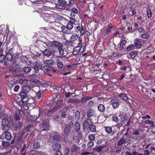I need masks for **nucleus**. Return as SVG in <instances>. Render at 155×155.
I'll use <instances>...</instances> for the list:
<instances>
[{
	"instance_id": "f257e3e1",
	"label": "nucleus",
	"mask_w": 155,
	"mask_h": 155,
	"mask_svg": "<svg viewBox=\"0 0 155 155\" xmlns=\"http://www.w3.org/2000/svg\"><path fill=\"white\" fill-rule=\"evenodd\" d=\"M48 43H49L51 48L54 51L55 53L59 51L60 55L64 54V47L62 43L55 40L50 41V42H48Z\"/></svg>"
},
{
	"instance_id": "f03ea898",
	"label": "nucleus",
	"mask_w": 155,
	"mask_h": 155,
	"mask_svg": "<svg viewBox=\"0 0 155 155\" xmlns=\"http://www.w3.org/2000/svg\"><path fill=\"white\" fill-rule=\"evenodd\" d=\"M12 117L10 116L4 115V118L2 120L1 128L2 130H8L9 129V124L11 122Z\"/></svg>"
},
{
	"instance_id": "7ed1b4c3",
	"label": "nucleus",
	"mask_w": 155,
	"mask_h": 155,
	"mask_svg": "<svg viewBox=\"0 0 155 155\" xmlns=\"http://www.w3.org/2000/svg\"><path fill=\"white\" fill-rule=\"evenodd\" d=\"M22 89L21 92H20L19 94V96H22L23 97L22 99L26 100H29V97L26 95L31 90V88L30 86L26 84H23L22 86Z\"/></svg>"
},
{
	"instance_id": "20e7f679",
	"label": "nucleus",
	"mask_w": 155,
	"mask_h": 155,
	"mask_svg": "<svg viewBox=\"0 0 155 155\" xmlns=\"http://www.w3.org/2000/svg\"><path fill=\"white\" fill-rule=\"evenodd\" d=\"M68 62V58L66 56H62L56 59V62L58 68H62L64 65V64Z\"/></svg>"
},
{
	"instance_id": "39448f33",
	"label": "nucleus",
	"mask_w": 155,
	"mask_h": 155,
	"mask_svg": "<svg viewBox=\"0 0 155 155\" xmlns=\"http://www.w3.org/2000/svg\"><path fill=\"white\" fill-rule=\"evenodd\" d=\"M46 43H45L46 45L48 47V48L46 49L43 51L41 50V51L45 56L48 57H49L51 55H54L55 53L52 49L51 48V47L49 45V43H48V42L47 43L46 42Z\"/></svg>"
},
{
	"instance_id": "423d86ee",
	"label": "nucleus",
	"mask_w": 155,
	"mask_h": 155,
	"mask_svg": "<svg viewBox=\"0 0 155 155\" xmlns=\"http://www.w3.org/2000/svg\"><path fill=\"white\" fill-rule=\"evenodd\" d=\"M4 132L0 135V139L3 140L5 139L8 140H10L12 138V136L10 132L7 130H3Z\"/></svg>"
},
{
	"instance_id": "0eeeda50",
	"label": "nucleus",
	"mask_w": 155,
	"mask_h": 155,
	"mask_svg": "<svg viewBox=\"0 0 155 155\" xmlns=\"http://www.w3.org/2000/svg\"><path fill=\"white\" fill-rule=\"evenodd\" d=\"M74 125V123L72 121H71L69 123L67 124L64 128V132L67 136L70 134L71 127Z\"/></svg>"
},
{
	"instance_id": "6e6552de",
	"label": "nucleus",
	"mask_w": 155,
	"mask_h": 155,
	"mask_svg": "<svg viewBox=\"0 0 155 155\" xmlns=\"http://www.w3.org/2000/svg\"><path fill=\"white\" fill-rule=\"evenodd\" d=\"M119 117L121 119L120 121L121 124H124L125 122L127 121L129 117L126 113L123 111H120L119 115Z\"/></svg>"
},
{
	"instance_id": "1a4fd4ad",
	"label": "nucleus",
	"mask_w": 155,
	"mask_h": 155,
	"mask_svg": "<svg viewBox=\"0 0 155 155\" xmlns=\"http://www.w3.org/2000/svg\"><path fill=\"white\" fill-rule=\"evenodd\" d=\"M70 21H68V23L66 26L69 30H71L73 28V25H76L75 23L76 20L74 18H70Z\"/></svg>"
},
{
	"instance_id": "9d476101",
	"label": "nucleus",
	"mask_w": 155,
	"mask_h": 155,
	"mask_svg": "<svg viewBox=\"0 0 155 155\" xmlns=\"http://www.w3.org/2000/svg\"><path fill=\"white\" fill-rule=\"evenodd\" d=\"M110 103L112 105L113 108L115 109L119 107L121 102L117 99H113L110 101Z\"/></svg>"
},
{
	"instance_id": "9b49d317",
	"label": "nucleus",
	"mask_w": 155,
	"mask_h": 155,
	"mask_svg": "<svg viewBox=\"0 0 155 155\" xmlns=\"http://www.w3.org/2000/svg\"><path fill=\"white\" fill-rule=\"evenodd\" d=\"M12 126L14 130H19L22 126L21 122L20 121H16L12 123Z\"/></svg>"
},
{
	"instance_id": "f8f14e48",
	"label": "nucleus",
	"mask_w": 155,
	"mask_h": 155,
	"mask_svg": "<svg viewBox=\"0 0 155 155\" xmlns=\"http://www.w3.org/2000/svg\"><path fill=\"white\" fill-rule=\"evenodd\" d=\"M42 126L44 130H47L49 129V120L48 119L45 118L43 120Z\"/></svg>"
},
{
	"instance_id": "ddd939ff",
	"label": "nucleus",
	"mask_w": 155,
	"mask_h": 155,
	"mask_svg": "<svg viewBox=\"0 0 155 155\" xmlns=\"http://www.w3.org/2000/svg\"><path fill=\"white\" fill-rule=\"evenodd\" d=\"M72 42V45H75V48H79L82 44V38L79 37L78 40H74Z\"/></svg>"
},
{
	"instance_id": "4468645a",
	"label": "nucleus",
	"mask_w": 155,
	"mask_h": 155,
	"mask_svg": "<svg viewBox=\"0 0 155 155\" xmlns=\"http://www.w3.org/2000/svg\"><path fill=\"white\" fill-rule=\"evenodd\" d=\"M40 16L46 22L49 23L50 22V19L51 16L49 14L42 13L41 14Z\"/></svg>"
},
{
	"instance_id": "2eb2a0df",
	"label": "nucleus",
	"mask_w": 155,
	"mask_h": 155,
	"mask_svg": "<svg viewBox=\"0 0 155 155\" xmlns=\"http://www.w3.org/2000/svg\"><path fill=\"white\" fill-rule=\"evenodd\" d=\"M75 26L74 27V30L77 33L80 32V34H81V32L84 30V28L81 25L80 23L75 25Z\"/></svg>"
},
{
	"instance_id": "dca6fc26",
	"label": "nucleus",
	"mask_w": 155,
	"mask_h": 155,
	"mask_svg": "<svg viewBox=\"0 0 155 155\" xmlns=\"http://www.w3.org/2000/svg\"><path fill=\"white\" fill-rule=\"evenodd\" d=\"M95 112L94 110L91 108L89 109L87 111V118L91 119L90 117L94 115Z\"/></svg>"
},
{
	"instance_id": "f3484780",
	"label": "nucleus",
	"mask_w": 155,
	"mask_h": 155,
	"mask_svg": "<svg viewBox=\"0 0 155 155\" xmlns=\"http://www.w3.org/2000/svg\"><path fill=\"white\" fill-rule=\"evenodd\" d=\"M134 44L135 47L137 48H140L142 45L141 43V41L139 39H136L134 41Z\"/></svg>"
},
{
	"instance_id": "a211bd4d",
	"label": "nucleus",
	"mask_w": 155,
	"mask_h": 155,
	"mask_svg": "<svg viewBox=\"0 0 155 155\" xmlns=\"http://www.w3.org/2000/svg\"><path fill=\"white\" fill-rule=\"evenodd\" d=\"M78 9L75 8H72L71 9V12L70 13L71 16V18H74L76 14H78Z\"/></svg>"
},
{
	"instance_id": "6ab92c4d",
	"label": "nucleus",
	"mask_w": 155,
	"mask_h": 155,
	"mask_svg": "<svg viewBox=\"0 0 155 155\" xmlns=\"http://www.w3.org/2000/svg\"><path fill=\"white\" fill-rule=\"evenodd\" d=\"M33 64L34 65L33 67L35 71L37 73L40 68V63H39L38 61H36L34 62Z\"/></svg>"
},
{
	"instance_id": "aec40b11",
	"label": "nucleus",
	"mask_w": 155,
	"mask_h": 155,
	"mask_svg": "<svg viewBox=\"0 0 155 155\" xmlns=\"http://www.w3.org/2000/svg\"><path fill=\"white\" fill-rule=\"evenodd\" d=\"M80 147H78L75 144H73L71 148V151L72 152L76 153L79 151L80 150Z\"/></svg>"
},
{
	"instance_id": "412c9836",
	"label": "nucleus",
	"mask_w": 155,
	"mask_h": 155,
	"mask_svg": "<svg viewBox=\"0 0 155 155\" xmlns=\"http://www.w3.org/2000/svg\"><path fill=\"white\" fill-rule=\"evenodd\" d=\"M105 131L108 134L111 133V135H113L115 134V132H112V129L111 127L104 126V127Z\"/></svg>"
},
{
	"instance_id": "4be33fe9",
	"label": "nucleus",
	"mask_w": 155,
	"mask_h": 155,
	"mask_svg": "<svg viewBox=\"0 0 155 155\" xmlns=\"http://www.w3.org/2000/svg\"><path fill=\"white\" fill-rule=\"evenodd\" d=\"M43 68L45 70L48 71H53L54 72H55L57 71V69L54 68H53L50 67L49 65H48L47 64H45V65L44 66Z\"/></svg>"
},
{
	"instance_id": "5701e85b",
	"label": "nucleus",
	"mask_w": 155,
	"mask_h": 155,
	"mask_svg": "<svg viewBox=\"0 0 155 155\" xmlns=\"http://www.w3.org/2000/svg\"><path fill=\"white\" fill-rule=\"evenodd\" d=\"M10 143L9 142L2 141V149H7L9 146Z\"/></svg>"
},
{
	"instance_id": "b1692460",
	"label": "nucleus",
	"mask_w": 155,
	"mask_h": 155,
	"mask_svg": "<svg viewBox=\"0 0 155 155\" xmlns=\"http://www.w3.org/2000/svg\"><path fill=\"white\" fill-rule=\"evenodd\" d=\"M127 139L121 137L120 139L117 142V146H120L124 144L127 143L126 140Z\"/></svg>"
},
{
	"instance_id": "393cba45",
	"label": "nucleus",
	"mask_w": 155,
	"mask_h": 155,
	"mask_svg": "<svg viewBox=\"0 0 155 155\" xmlns=\"http://www.w3.org/2000/svg\"><path fill=\"white\" fill-rule=\"evenodd\" d=\"M91 119L87 118L86 120L84 121L83 123V127L84 129H86L87 127H88L89 124V121H91Z\"/></svg>"
},
{
	"instance_id": "a878e982",
	"label": "nucleus",
	"mask_w": 155,
	"mask_h": 155,
	"mask_svg": "<svg viewBox=\"0 0 155 155\" xmlns=\"http://www.w3.org/2000/svg\"><path fill=\"white\" fill-rule=\"evenodd\" d=\"M45 63L51 68H53L52 66L55 64V62L52 60H47L45 61Z\"/></svg>"
},
{
	"instance_id": "bb28decb",
	"label": "nucleus",
	"mask_w": 155,
	"mask_h": 155,
	"mask_svg": "<svg viewBox=\"0 0 155 155\" xmlns=\"http://www.w3.org/2000/svg\"><path fill=\"white\" fill-rule=\"evenodd\" d=\"M68 102L71 103L76 104L79 103L80 102V100L78 99L71 98L68 100Z\"/></svg>"
},
{
	"instance_id": "cd10ccee",
	"label": "nucleus",
	"mask_w": 155,
	"mask_h": 155,
	"mask_svg": "<svg viewBox=\"0 0 155 155\" xmlns=\"http://www.w3.org/2000/svg\"><path fill=\"white\" fill-rule=\"evenodd\" d=\"M80 48L79 49L78 51H77V52H76L75 51H74L73 52V54H74V53L75 52H76L75 54H78V53H81L83 52H84L86 50V47L84 45H82L81 46H80Z\"/></svg>"
},
{
	"instance_id": "c85d7f7f",
	"label": "nucleus",
	"mask_w": 155,
	"mask_h": 155,
	"mask_svg": "<svg viewBox=\"0 0 155 155\" xmlns=\"http://www.w3.org/2000/svg\"><path fill=\"white\" fill-rule=\"evenodd\" d=\"M3 50L1 49L0 50V62L3 63L5 59V55L3 54Z\"/></svg>"
},
{
	"instance_id": "c756f323",
	"label": "nucleus",
	"mask_w": 155,
	"mask_h": 155,
	"mask_svg": "<svg viewBox=\"0 0 155 155\" xmlns=\"http://www.w3.org/2000/svg\"><path fill=\"white\" fill-rule=\"evenodd\" d=\"M98 110L101 112H103L104 111L105 107L104 105L102 104H100L97 107Z\"/></svg>"
},
{
	"instance_id": "7c9ffc66",
	"label": "nucleus",
	"mask_w": 155,
	"mask_h": 155,
	"mask_svg": "<svg viewBox=\"0 0 155 155\" xmlns=\"http://www.w3.org/2000/svg\"><path fill=\"white\" fill-rule=\"evenodd\" d=\"M93 98V97H87L85 96L82 97L80 101L81 102L84 103L87 101Z\"/></svg>"
},
{
	"instance_id": "2f4dec72",
	"label": "nucleus",
	"mask_w": 155,
	"mask_h": 155,
	"mask_svg": "<svg viewBox=\"0 0 155 155\" xmlns=\"http://www.w3.org/2000/svg\"><path fill=\"white\" fill-rule=\"evenodd\" d=\"M64 5L65 4H56V7L57 8L62 9H68V8H67V6L66 7Z\"/></svg>"
},
{
	"instance_id": "473e14b6",
	"label": "nucleus",
	"mask_w": 155,
	"mask_h": 155,
	"mask_svg": "<svg viewBox=\"0 0 155 155\" xmlns=\"http://www.w3.org/2000/svg\"><path fill=\"white\" fill-rule=\"evenodd\" d=\"M104 147V146H102V145H100L99 146L95 147L93 149V150L94 151L97 152H100L102 149Z\"/></svg>"
},
{
	"instance_id": "72a5a7b5",
	"label": "nucleus",
	"mask_w": 155,
	"mask_h": 155,
	"mask_svg": "<svg viewBox=\"0 0 155 155\" xmlns=\"http://www.w3.org/2000/svg\"><path fill=\"white\" fill-rule=\"evenodd\" d=\"M88 127L91 132H96V127L94 125L91 124L89 125Z\"/></svg>"
},
{
	"instance_id": "f704fd0d",
	"label": "nucleus",
	"mask_w": 155,
	"mask_h": 155,
	"mask_svg": "<svg viewBox=\"0 0 155 155\" xmlns=\"http://www.w3.org/2000/svg\"><path fill=\"white\" fill-rule=\"evenodd\" d=\"M68 29L66 26L62 25L61 27V31L64 33H68Z\"/></svg>"
},
{
	"instance_id": "c9c22d12",
	"label": "nucleus",
	"mask_w": 155,
	"mask_h": 155,
	"mask_svg": "<svg viewBox=\"0 0 155 155\" xmlns=\"http://www.w3.org/2000/svg\"><path fill=\"white\" fill-rule=\"evenodd\" d=\"M31 68L29 67H24L23 69V72L27 74L30 72L31 71Z\"/></svg>"
},
{
	"instance_id": "e433bc0d",
	"label": "nucleus",
	"mask_w": 155,
	"mask_h": 155,
	"mask_svg": "<svg viewBox=\"0 0 155 155\" xmlns=\"http://www.w3.org/2000/svg\"><path fill=\"white\" fill-rule=\"evenodd\" d=\"M5 58L8 61H11L13 58V55L10 53H7L5 56Z\"/></svg>"
},
{
	"instance_id": "4c0bfd02",
	"label": "nucleus",
	"mask_w": 155,
	"mask_h": 155,
	"mask_svg": "<svg viewBox=\"0 0 155 155\" xmlns=\"http://www.w3.org/2000/svg\"><path fill=\"white\" fill-rule=\"evenodd\" d=\"M60 139V136L58 135H55L53 136V140L54 142H58Z\"/></svg>"
},
{
	"instance_id": "58836bf2",
	"label": "nucleus",
	"mask_w": 155,
	"mask_h": 155,
	"mask_svg": "<svg viewBox=\"0 0 155 155\" xmlns=\"http://www.w3.org/2000/svg\"><path fill=\"white\" fill-rule=\"evenodd\" d=\"M28 82V80L25 78H20L19 81V83L21 84H25L27 83Z\"/></svg>"
},
{
	"instance_id": "ea45409f",
	"label": "nucleus",
	"mask_w": 155,
	"mask_h": 155,
	"mask_svg": "<svg viewBox=\"0 0 155 155\" xmlns=\"http://www.w3.org/2000/svg\"><path fill=\"white\" fill-rule=\"evenodd\" d=\"M21 99V101H18V105L20 106H22L23 104L25 103V102H27L28 100H26L25 101L23 99H22L23 97H22V96H20Z\"/></svg>"
},
{
	"instance_id": "a19ab883",
	"label": "nucleus",
	"mask_w": 155,
	"mask_h": 155,
	"mask_svg": "<svg viewBox=\"0 0 155 155\" xmlns=\"http://www.w3.org/2000/svg\"><path fill=\"white\" fill-rule=\"evenodd\" d=\"M138 53L137 51H132L130 53V55L132 59H133L137 55Z\"/></svg>"
},
{
	"instance_id": "79ce46f5",
	"label": "nucleus",
	"mask_w": 155,
	"mask_h": 155,
	"mask_svg": "<svg viewBox=\"0 0 155 155\" xmlns=\"http://www.w3.org/2000/svg\"><path fill=\"white\" fill-rule=\"evenodd\" d=\"M147 17L148 18H151L152 16V13L150 7L147 8Z\"/></svg>"
},
{
	"instance_id": "37998d69",
	"label": "nucleus",
	"mask_w": 155,
	"mask_h": 155,
	"mask_svg": "<svg viewBox=\"0 0 155 155\" xmlns=\"http://www.w3.org/2000/svg\"><path fill=\"white\" fill-rule=\"evenodd\" d=\"M80 113L78 110H77L75 113L74 117L76 120H78L80 118Z\"/></svg>"
},
{
	"instance_id": "c03bdc74",
	"label": "nucleus",
	"mask_w": 155,
	"mask_h": 155,
	"mask_svg": "<svg viewBox=\"0 0 155 155\" xmlns=\"http://www.w3.org/2000/svg\"><path fill=\"white\" fill-rule=\"evenodd\" d=\"M40 144L38 141H36L34 142L33 145V147L34 149H37L40 147Z\"/></svg>"
},
{
	"instance_id": "a18cd8bd",
	"label": "nucleus",
	"mask_w": 155,
	"mask_h": 155,
	"mask_svg": "<svg viewBox=\"0 0 155 155\" xmlns=\"http://www.w3.org/2000/svg\"><path fill=\"white\" fill-rule=\"evenodd\" d=\"M14 118L17 121L20 120L21 118L20 116V113L19 112H16L14 114Z\"/></svg>"
},
{
	"instance_id": "49530a36",
	"label": "nucleus",
	"mask_w": 155,
	"mask_h": 155,
	"mask_svg": "<svg viewBox=\"0 0 155 155\" xmlns=\"http://www.w3.org/2000/svg\"><path fill=\"white\" fill-rule=\"evenodd\" d=\"M127 41L125 40H123L120 42V48L121 50H123L124 48V46H125L126 45Z\"/></svg>"
},
{
	"instance_id": "de8ad7c7",
	"label": "nucleus",
	"mask_w": 155,
	"mask_h": 155,
	"mask_svg": "<svg viewBox=\"0 0 155 155\" xmlns=\"http://www.w3.org/2000/svg\"><path fill=\"white\" fill-rule=\"evenodd\" d=\"M88 139L89 141H93L95 139V134H89L88 136Z\"/></svg>"
},
{
	"instance_id": "09e8293b",
	"label": "nucleus",
	"mask_w": 155,
	"mask_h": 155,
	"mask_svg": "<svg viewBox=\"0 0 155 155\" xmlns=\"http://www.w3.org/2000/svg\"><path fill=\"white\" fill-rule=\"evenodd\" d=\"M76 36L78 38L79 37V35L78 34H76V35H72L70 37V40L71 41H73L74 40H77Z\"/></svg>"
},
{
	"instance_id": "8fccbe9b",
	"label": "nucleus",
	"mask_w": 155,
	"mask_h": 155,
	"mask_svg": "<svg viewBox=\"0 0 155 155\" xmlns=\"http://www.w3.org/2000/svg\"><path fill=\"white\" fill-rule=\"evenodd\" d=\"M75 130L77 131H78L80 129V125L78 121H76L75 123Z\"/></svg>"
},
{
	"instance_id": "3c124183",
	"label": "nucleus",
	"mask_w": 155,
	"mask_h": 155,
	"mask_svg": "<svg viewBox=\"0 0 155 155\" xmlns=\"http://www.w3.org/2000/svg\"><path fill=\"white\" fill-rule=\"evenodd\" d=\"M81 34H81V35H84V37L88 36L90 34V33L89 32L87 31H85L84 30L81 32Z\"/></svg>"
},
{
	"instance_id": "603ef678",
	"label": "nucleus",
	"mask_w": 155,
	"mask_h": 155,
	"mask_svg": "<svg viewBox=\"0 0 155 155\" xmlns=\"http://www.w3.org/2000/svg\"><path fill=\"white\" fill-rule=\"evenodd\" d=\"M141 132V130L140 128L135 130L133 132V134L134 135H139L140 133Z\"/></svg>"
},
{
	"instance_id": "864d4df0",
	"label": "nucleus",
	"mask_w": 155,
	"mask_h": 155,
	"mask_svg": "<svg viewBox=\"0 0 155 155\" xmlns=\"http://www.w3.org/2000/svg\"><path fill=\"white\" fill-rule=\"evenodd\" d=\"M145 122L146 124H150L152 127H155V125L154 124L153 121L150 120H147L145 121Z\"/></svg>"
},
{
	"instance_id": "5fc2aeb1",
	"label": "nucleus",
	"mask_w": 155,
	"mask_h": 155,
	"mask_svg": "<svg viewBox=\"0 0 155 155\" xmlns=\"http://www.w3.org/2000/svg\"><path fill=\"white\" fill-rule=\"evenodd\" d=\"M135 46L134 44H131L127 46V50L128 51H130L133 50L135 48Z\"/></svg>"
},
{
	"instance_id": "6e6d98bb",
	"label": "nucleus",
	"mask_w": 155,
	"mask_h": 155,
	"mask_svg": "<svg viewBox=\"0 0 155 155\" xmlns=\"http://www.w3.org/2000/svg\"><path fill=\"white\" fill-rule=\"evenodd\" d=\"M69 152V148L67 147H65L64 150V155H68Z\"/></svg>"
},
{
	"instance_id": "4d7b16f0",
	"label": "nucleus",
	"mask_w": 155,
	"mask_h": 155,
	"mask_svg": "<svg viewBox=\"0 0 155 155\" xmlns=\"http://www.w3.org/2000/svg\"><path fill=\"white\" fill-rule=\"evenodd\" d=\"M73 141L77 143H78L80 142V140L78 137L76 136H74L73 137Z\"/></svg>"
},
{
	"instance_id": "13d9d810",
	"label": "nucleus",
	"mask_w": 155,
	"mask_h": 155,
	"mask_svg": "<svg viewBox=\"0 0 155 155\" xmlns=\"http://www.w3.org/2000/svg\"><path fill=\"white\" fill-rule=\"evenodd\" d=\"M112 118L113 121L116 122H118V119L116 114H114L112 116Z\"/></svg>"
},
{
	"instance_id": "bf43d9fd",
	"label": "nucleus",
	"mask_w": 155,
	"mask_h": 155,
	"mask_svg": "<svg viewBox=\"0 0 155 155\" xmlns=\"http://www.w3.org/2000/svg\"><path fill=\"white\" fill-rule=\"evenodd\" d=\"M15 68L16 69V70L19 71L20 72H23V69L22 68H21L20 67V66L18 64H17L15 66Z\"/></svg>"
},
{
	"instance_id": "052dcab7",
	"label": "nucleus",
	"mask_w": 155,
	"mask_h": 155,
	"mask_svg": "<svg viewBox=\"0 0 155 155\" xmlns=\"http://www.w3.org/2000/svg\"><path fill=\"white\" fill-rule=\"evenodd\" d=\"M27 144H24L23 147H22V148L21 149V152L23 151L26 147H29V144H28V141H27Z\"/></svg>"
},
{
	"instance_id": "680f3d73",
	"label": "nucleus",
	"mask_w": 155,
	"mask_h": 155,
	"mask_svg": "<svg viewBox=\"0 0 155 155\" xmlns=\"http://www.w3.org/2000/svg\"><path fill=\"white\" fill-rule=\"evenodd\" d=\"M65 45H67V47H68V46H75V45H72V42L70 40V41H66L65 42Z\"/></svg>"
},
{
	"instance_id": "e2e57ef3",
	"label": "nucleus",
	"mask_w": 155,
	"mask_h": 155,
	"mask_svg": "<svg viewBox=\"0 0 155 155\" xmlns=\"http://www.w3.org/2000/svg\"><path fill=\"white\" fill-rule=\"evenodd\" d=\"M74 2V0H70L69 3V4H67V8H70L71 6L72 5Z\"/></svg>"
},
{
	"instance_id": "0e129e2a",
	"label": "nucleus",
	"mask_w": 155,
	"mask_h": 155,
	"mask_svg": "<svg viewBox=\"0 0 155 155\" xmlns=\"http://www.w3.org/2000/svg\"><path fill=\"white\" fill-rule=\"evenodd\" d=\"M136 30H137L140 33L146 32L144 28L139 27L137 28H136Z\"/></svg>"
},
{
	"instance_id": "69168bd1",
	"label": "nucleus",
	"mask_w": 155,
	"mask_h": 155,
	"mask_svg": "<svg viewBox=\"0 0 155 155\" xmlns=\"http://www.w3.org/2000/svg\"><path fill=\"white\" fill-rule=\"evenodd\" d=\"M107 30L105 31V33L106 34H108L111 31V28H112V26H107Z\"/></svg>"
},
{
	"instance_id": "338daca9",
	"label": "nucleus",
	"mask_w": 155,
	"mask_h": 155,
	"mask_svg": "<svg viewBox=\"0 0 155 155\" xmlns=\"http://www.w3.org/2000/svg\"><path fill=\"white\" fill-rule=\"evenodd\" d=\"M140 37L142 38L143 39H147L149 37V35L147 33H143L141 35Z\"/></svg>"
},
{
	"instance_id": "774afa93",
	"label": "nucleus",
	"mask_w": 155,
	"mask_h": 155,
	"mask_svg": "<svg viewBox=\"0 0 155 155\" xmlns=\"http://www.w3.org/2000/svg\"><path fill=\"white\" fill-rule=\"evenodd\" d=\"M30 104L28 103L27 104L24 103L22 106L23 109L25 110L28 109H29V106Z\"/></svg>"
}]
</instances>
